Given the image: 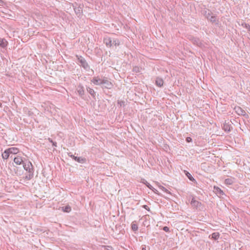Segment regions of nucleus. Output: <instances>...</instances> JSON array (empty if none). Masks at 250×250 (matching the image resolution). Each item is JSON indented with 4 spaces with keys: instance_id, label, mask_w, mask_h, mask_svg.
<instances>
[{
    "instance_id": "f257e3e1",
    "label": "nucleus",
    "mask_w": 250,
    "mask_h": 250,
    "mask_svg": "<svg viewBox=\"0 0 250 250\" xmlns=\"http://www.w3.org/2000/svg\"><path fill=\"white\" fill-rule=\"evenodd\" d=\"M77 57L78 58V62L80 64L81 66H82L84 69L86 70L89 69V65L83 57L78 56H77Z\"/></svg>"
},
{
    "instance_id": "f03ea898",
    "label": "nucleus",
    "mask_w": 250,
    "mask_h": 250,
    "mask_svg": "<svg viewBox=\"0 0 250 250\" xmlns=\"http://www.w3.org/2000/svg\"><path fill=\"white\" fill-rule=\"evenodd\" d=\"M102 87L107 89H111L113 86V83L109 81L106 78H104L102 83Z\"/></svg>"
},
{
    "instance_id": "7ed1b4c3",
    "label": "nucleus",
    "mask_w": 250,
    "mask_h": 250,
    "mask_svg": "<svg viewBox=\"0 0 250 250\" xmlns=\"http://www.w3.org/2000/svg\"><path fill=\"white\" fill-rule=\"evenodd\" d=\"M24 169L27 171H33V168L32 163L30 161L24 162L23 164Z\"/></svg>"
},
{
    "instance_id": "20e7f679",
    "label": "nucleus",
    "mask_w": 250,
    "mask_h": 250,
    "mask_svg": "<svg viewBox=\"0 0 250 250\" xmlns=\"http://www.w3.org/2000/svg\"><path fill=\"white\" fill-rule=\"evenodd\" d=\"M68 156L72 158L73 160L75 161L80 163H83L85 161V159H83L80 157H76L74 155L72 154L71 153H69Z\"/></svg>"
},
{
    "instance_id": "39448f33",
    "label": "nucleus",
    "mask_w": 250,
    "mask_h": 250,
    "mask_svg": "<svg viewBox=\"0 0 250 250\" xmlns=\"http://www.w3.org/2000/svg\"><path fill=\"white\" fill-rule=\"evenodd\" d=\"M213 192L219 197H222L224 195V191L219 187L214 186L213 188Z\"/></svg>"
},
{
    "instance_id": "423d86ee",
    "label": "nucleus",
    "mask_w": 250,
    "mask_h": 250,
    "mask_svg": "<svg viewBox=\"0 0 250 250\" xmlns=\"http://www.w3.org/2000/svg\"><path fill=\"white\" fill-rule=\"evenodd\" d=\"M234 110L239 115L245 116L246 114L245 111L240 106H235Z\"/></svg>"
},
{
    "instance_id": "0eeeda50",
    "label": "nucleus",
    "mask_w": 250,
    "mask_h": 250,
    "mask_svg": "<svg viewBox=\"0 0 250 250\" xmlns=\"http://www.w3.org/2000/svg\"><path fill=\"white\" fill-rule=\"evenodd\" d=\"M103 80V79H101L99 77H95L93 78L91 82L96 85H102Z\"/></svg>"
},
{
    "instance_id": "6e6552de",
    "label": "nucleus",
    "mask_w": 250,
    "mask_h": 250,
    "mask_svg": "<svg viewBox=\"0 0 250 250\" xmlns=\"http://www.w3.org/2000/svg\"><path fill=\"white\" fill-rule=\"evenodd\" d=\"M191 205L196 208H200L201 206V203L195 200L194 198H193L191 201Z\"/></svg>"
},
{
    "instance_id": "1a4fd4ad",
    "label": "nucleus",
    "mask_w": 250,
    "mask_h": 250,
    "mask_svg": "<svg viewBox=\"0 0 250 250\" xmlns=\"http://www.w3.org/2000/svg\"><path fill=\"white\" fill-rule=\"evenodd\" d=\"M104 42L107 47H111L112 45V40L111 38L106 37L104 39Z\"/></svg>"
},
{
    "instance_id": "9d476101",
    "label": "nucleus",
    "mask_w": 250,
    "mask_h": 250,
    "mask_svg": "<svg viewBox=\"0 0 250 250\" xmlns=\"http://www.w3.org/2000/svg\"><path fill=\"white\" fill-rule=\"evenodd\" d=\"M14 163L17 165L23 164L25 162L23 161L22 159L20 156H17L14 159Z\"/></svg>"
},
{
    "instance_id": "9b49d317",
    "label": "nucleus",
    "mask_w": 250,
    "mask_h": 250,
    "mask_svg": "<svg viewBox=\"0 0 250 250\" xmlns=\"http://www.w3.org/2000/svg\"><path fill=\"white\" fill-rule=\"evenodd\" d=\"M155 84L159 87H162L164 84L163 80L162 78L157 77L155 80Z\"/></svg>"
},
{
    "instance_id": "f8f14e48",
    "label": "nucleus",
    "mask_w": 250,
    "mask_h": 250,
    "mask_svg": "<svg viewBox=\"0 0 250 250\" xmlns=\"http://www.w3.org/2000/svg\"><path fill=\"white\" fill-rule=\"evenodd\" d=\"M208 20L212 22H214L216 21V17L213 15H211L209 12H208V14L206 15Z\"/></svg>"
},
{
    "instance_id": "ddd939ff",
    "label": "nucleus",
    "mask_w": 250,
    "mask_h": 250,
    "mask_svg": "<svg viewBox=\"0 0 250 250\" xmlns=\"http://www.w3.org/2000/svg\"><path fill=\"white\" fill-rule=\"evenodd\" d=\"M77 90L80 96H82L84 95V88L81 85L77 86Z\"/></svg>"
},
{
    "instance_id": "4468645a",
    "label": "nucleus",
    "mask_w": 250,
    "mask_h": 250,
    "mask_svg": "<svg viewBox=\"0 0 250 250\" xmlns=\"http://www.w3.org/2000/svg\"><path fill=\"white\" fill-rule=\"evenodd\" d=\"M27 174L25 177V179L26 180H30L33 177L34 171H29V172H27Z\"/></svg>"
},
{
    "instance_id": "2eb2a0df",
    "label": "nucleus",
    "mask_w": 250,
    "mask_h": 250,
    "mask_svg": "<svg viewBox=\"0 0 250 250\" xmlns=\"http://www.w3.org/2000/svg\"><path fill=\"white\" fill-rule=\"evenodd\" d=\"M8 150L10 152V154H17L19 152V150L16 147H10L8 149Z\"/></svg>"
},
{
    "instance_id": "dca6fc26",
    "label": "nucleus",
    "mask_w": 250,
    "mask_h": 250,
    "mask_svg": "<svg viewBox=\"0 0 250 250\" xmlns=\"http://www.w3.org/2000/svg\"><path fill=\"white\" fill-rule=\"evenodd\" d=\"M10 152L8 150V149H6L2 154V157L3 159H7L8 158Z\"/></svg>"
},
{
    "instance_id": "f3484780",
    "label": "nucleus",
    "mask_w": 250,
    "mask_h": 250,
    "mask_svg": "<svg viewBox=\"0 0 250 250\" xmlns=\"http://www.w3.org/2000/svg\"><path fill=\"white\" fill-rule=\"evenodd\" d=\"M7 45V42L4 39H0V46L2 47H5Z\"/></svg>"
},
{
    "instance_id": "a211bd4d",
    "label": "nucleus",
    "mask_w": 250,
    "mask_h": 250,
    "mask_svg": "<svg viewBox=\"0 0 250 250\" xmlns=\"http://www.w3.org/2000/svg\"><path fill=\"white\" fill-rule=\"evenodd\" d=\"M234 182L233 178H227L225 180V184L228 185H230L233 184Z\"/></svg>"
},
{
    "instance_id": "6ab92c4d",
    "label": "nucleus",
    "mask_w": 250,
    "mask_h": 250,
    "mask_svg": "<svg viewBox=\"0 0 250 250\" xmlns=\"http://www.w3.org/2000/svg\"><path fill=\"white\" fill-rule=\"evenodd\" d=\"M219 237V233L218 232H214L211 234V238L214 240H217Z\"/></svg>"
},
{
    "instance_id": "aec40b11",
    "label": "nucleus",
    "mask_w": 250,
    "mask_h": 250,
    "mask_svg": "<svg viewBox=\"0 0 250 250\" xmlns=\"http://www.w3.org/2000/svg\"><path fill=\"white\" fill-rule=\"evenodd\" d=\"M74 10L77 15L80 16L81 13H82V8L79 7L77 8H74Z\"/></svg>"
},
{
    "instance_id": "412c9836",
    "label": "nucleus",
    "mask_w": 250,
    "mask_h": 250,
    "mask_svg": "<svg viewBox=\"0 0 250 250\" xmlns=\"http://www.w3.org/2000/svg\"><path fill=\"white\" fill-rule=\"evenodd\" d=\"M71 210V207L69 206H66L64 207H62V210L64 212H69Z\"/></svg>"
},
{
    "instance_id": "4be33fe9",
    "label": "nucleus",
    "mask_w": 250,
    "mask_h": 250,
    "mask_svg": "<svg viewBox=\"0 0 250 250\" xmlns=\"http://www.w3.org/2000/svg\"><path fill=\"white\" fill-rule=\"evenodd\" d=\"M185 174L186 175V176L188 177V178L191 181H193L195 180V179H194V178L192 176V175H191L190 173H189L188 172V171H186L185 172Z\"/></svg>"
},
{
    "instance_id": "5701e85b",
    "label": "nucleus",
    "mask_w": 250,
    "mask_h": 250,
    "mask_svg": "<svg viewBox=\"0 0 250 250\" xmlns=\"http://www.w3.org/2000/svg\"><path fill=\"white\" fill-rule=\"evenodd\" d=\"M120 43V42L118 39L112 40V45L116 46L119 45Z\"/></svg>"
},
{
    "instance_id": "b1692460",
    "label": "nucleus",
    "mask_w": 250,
    "mask_h": 250,
    "mask_svg": "<svg viewBox=\"0 0 250 250\" xmlns=\"http://www.w3.org/2000/svg\"><path fill=\"white\" fill-rule=\"evenodd\" d=\"M87 90L91 95L94 96L95 92L93 89L88 87Z\"/></svg>"
},
{
    "instance_id": "393cba45",
    "label": "nucleus",
    "mask_w": 250,
    "mask_h": 250,
    "mask_svg": "<svg viewBox=\"0 0 250 250\" xmlns=\"http://www.w3.org/2000/svg\"><path fill=\"white\" fill-rule=\"evenodd\" d=\"M131 229L133 231H136L138 229V226L137 224L134 223L133 222L131 224Z\"/></svg>"
},
{
    "instance_id": "a878e982",
    "label": "nucleus",
    "mask_w": 250,
    "mask_h": 250,
    "mask_svg": "<svg viewBox=\"0 0 250 250\" xmlns=\"http://www.w3.org/2000/svg\"><path fill=\"white\" fill-rule=\"evenodd\" d=\"M141 183H143L144 184L146 185L147 186V184H149L145 179H141Z\"/></svg>"
},
{
    "instance_id": "bb28decb",
    "label": "nucleus",
    "mask_w": 250,
    "mask_h": 250,
    "mask_svg": "<svg viewBox=\"0 0 250 250\" xmlns=\"http://www.w3.org/2000/svg\"><path fill=\"white\" fill-rule=\"evenodd\" d=\"M163 229L166 232H169V228L167 227V226L164 227Z\"/></svg>"
},
{
    "instance_id": "cd10ccee",
    "label": "nucleus",
    "mask_w": 250,
    "mask_h": 250,
    "mask_svg": "<svg viewBox=\"0 0 250 250\" xmlns=\"http://www.w3.org/2000/svg\"><path fill=\"white\" fill-rule=\"evenodd\" d=\"M224 127L225 130H228V131L230 130L229 127L228 125H224Z\"/></svg>"
},
{
    "instance_id": "c85d7f7f",
    "label": "nucleus",
    "mask_w": 250,
    "mask_h": 250,
    "mask_svg": "<svg viewBox=\"0 0 250 250\" xmlns=\"http://www.w3.org/2000/svg\"><path fill=\"white\" fill-rule=\"evenodd\" d=\"M133 71H135L136 72H139L140 71L139 68L138 67H134L133 68Z\"/></svg>"
},
{
    "instance_id": "c756f323",
    "label": "nucleus",
    "mask_w": 250,
    "mask_h": 250,
    "mask_svg": "<svg viewBox=\"0 0 250 250\" xmlns=\"http://www.w3.org/2000/svg\"><path fill=\"white\" fill-rule=\"evenodd\" d=\"M245 27L250 32V25L245 23Z\"/></svg>"
},
{
    "instance_id": "7c9ffc66",
    "label": "nucleus",
    "mask_w": 250,
    "mask_h": 250,
    "mask_svg": "<svg viewBox=\"0 0 250 250\" xmlns=\"http://www.w3.org/2000/svg\"><path fill=\"white\" fill-rule=\"evenodd\" d=\"M186 141L188 143L191 142L192 141V139L190 137H187L186 138Z\"/></svg>"
},
{
    "instance_id": "2f4dec72",
    "label": "nucleus",
    "mask_w": 250,
    "mask_h": 250,
    "mask_svg": "<svg viewBox=\"0 0 250 250\" xmlns=\"http://www.w3.org/2000/svg\"><path fill=\"white\" fill-rule=\"evenodd\" d=\"M148 188H149V189H152V188H153V187L149 183L148 184V185L147 184V186H146Z\"/></svg>"
},
{
    "instance_id": "473e14b6",
    "label": "nucleus",
    "mask_w": 250,
    "mask_h": 250,
    "mask_svg": "<svg viewBox=\"0 0 250 250\" xmlns=\"http://www.w3.org/2000/svg\"><path fill=\"white\" fill-rule=\"evenodd\" d=\"M143 207L144 208H145L146 209L149 210V208L148 207V206H146V205H144V206H143Z\"/></svg>"
},
{
    "instance_id": "72a5a7b5",
    "label": "nucleus",
    "mask_w": 250,
    "mask_h": 250,
    "mask_svg": "<svg viewBox=\"0 0 250 250\" xmlns=\"http://www.w3.org/2000/svg\"><path fill=\"white\" fill-rule=\"evenodd\" d=\"M163 190H164L165 192H168V190L167 189H166L165 188L163 187L162 188Z\"/></svg>"
},
{
    "instance_id": "f704fd0d",
    "label": "nucleus",
    "mask_w": 250,
    "mask_h": 250,
    "mask_svg": "<svg viewBox=\"0 0 250 250\" xmlns=\"http://www.w3.org/2000/svg\"><path fill=\"white\" fill-rule=\"evenodd\" d=\"M52 145L54 146H57V143L55 142H53Z\"/></svg>"
},
{
    "instance_id": "c9c22d12",
    "label": "nucleus",
    "mask_w": 250,
    "mask_h": 250,
    "mask_svg": "<svg viewBox=\"0 0 250 250\" xmlns=\"http://www.w3.org/2000/svg\"><path fill=\"white\" fill-rule=\"evenodd\" d=\"M48 140L50 142H51V143H53V142H54L50 138H49L48 139Z\"/></svg>"
},
{
    "instance_id": "e433bc0d",
    "label": "nucleus",
    "mask_w": 250,
    "mask_h": 250,
    "mask_svg": "<svg viewBox=\"0 0 250 250\" xmlns=\"http://www.w3.org/2000/svg\"><path fill=\"white\" fill-rule=\"evenodd\" d=\"M142 250H146V247H143Z\"/></svg>"
},
{
    "instance_id": "4c0bfd02",
    "label": "nucleus",
    "mask_w": 250,
    "mask_h": 250,
    "mask_svg": "<svg viewBox=\"0 0 250 250\" xmlns=\"http://www.w3.org/2000/svg\"><path fill=\"white\" fill-rule=\"evenodd\" d=\"M1 105H2V104H1V103L0 102V107H1Z\"/></svg>"
}]
</instances>
